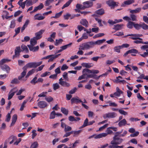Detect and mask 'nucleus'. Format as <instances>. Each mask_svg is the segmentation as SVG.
<instances>
[{"instance_id":"9b49d317","label":"nucleus","mask_w":148,"mask_h":148,"mask_svg":"<svg viewBox=\"0 0 148 148\" xmlns=\"http://www.w3.org/2000/svg\"><path fill=\"white\" fill-rule=\"evenodd\" d=\"M61 126L62 128H64V131L66 132L70 131L72 130V128L71 127L66 125L63 122L61 123Z\"/></svg>"},{"instance_id":"3c124183","label":"nucleus","mask_w":148,"mask_h":148,"mask_svg":"<svg viewBox=\"0 0 148 148\" xmlns=\"http://www.w3.org/2000/svg\"><path fill=\"white\" fill-rule=\"evenodd\" d=\"M95 19L99 24L100 26H103L102 23V21L101 19L95 17Z\"/></svg>"},{"instance_id":"2f4dec72","label":"nucleus","mask_w":148,"mask_h":148,"mask_svg":"<svg viewBox=\"0 0 148 148\" xmlns=\"http://www.w3.org/2000/svg\"><path fill=\"white\" fill-rule=\"evenodd\" d=\"M80 23L85 27H87L88 25V22L85 19H82L80 22Z\"/></svg>"},{"instance_id":"9d476101","label":"nucleus","mask_w":148,"mask_h":148,"mask_svg":"<svg viewBox=\"0 0 148 148\" xmlns=\"http://www.w3.org/2000/svg\"><path fill=\"white\" fill-rule=\"evenodd\" d=\"M45 30L41 29L39 32H36L35 34V37H34L36 40H38L41 38L42 37V34L45 32Z\"/></svg>"},{"instance_id":"864d4df0","label":"nucleus","mask_w":148,"mask_h":148,"mask_svg":"<svg viewBox=\"0 0 148 148\" xmlns=\"http://www.w3.org/2000/svg\"><path fill=\"white\" fill-rule=\"evenodd\" d=\"M54 1V0H47L45 2V5L46 6H48Z\"/></svg>"},{"instance_id":"79ce46f5","label":"nucleus","mask_w":148,"mask_h":148,"mask_svg":"<svg viewBox=\"0 0 148 148\" xmlns=\"http://www.w3.org/2000/svg\"><path fill=\"white\" fill-rule=\"evenodd\" d=\"M137 39L138 40H136L134 41V42L137 44L141 43L144 44V42H143V39L142 38H138Z\"/></svg>"},{"instance_id":"37998d69","label":"nucleus","mask_w":148,"mask_h":148,"mask_svg":"<svg viewBox=\"0 0 148 148\" xmlns=\"http://www.w3.org/2000/svg\"><path fill=\"white\" fill-rule=\"evenodd\" d=\"M141 27L144 30L148 29V25L144 23H141Z\"/></svg>"},{"instance_id":"c03bdc74","label":"nucleus","mask_w":148,"mask_h":148,"mask_svg":"<svg viewBox=\"0 0 148 148\" xmlns=\"http://www.w3.org/2000/svg\"><path fill=\"white\" fill-rule=\"evenodd\" d=\"M76 7L77 8L81 10H84L85 9L84 5H83L80 4H77L76 5Z\"/></svg>"},{"instance_id":"1a4fd4ad","label":"nucleus","mask_w":148,"mask_h":148,"mask_svg":"<svg viewBox=\"0 0 148 148\" xmlns=\"http://www.w3.org/2000/svg\"><path fill=\"white\" fill-rule=\"evenodd\" d=\"M116 114L114 112H109L105 114L103 117L105 118H113L116 116Z\"/></svg>"},{"instance_id":"338daca9","label":"nucleus","mask_w":148,"mask_h":148,"mask_svg":"<svg viewBox=\"0 0 148 148\" xmlns=\"http://www.w3.org/2000/svg\"><path fill=\"white\" fill-rule=\"evenodd\" d=\"M146 52H144L143 54H140V55L144 58L147 57L148 56V50H146Z\"/></svg>"},{"instance_id":"a18cd8bd","label":"nucleus","mask_w":148,"mask_h":148,"mask_svg":"<svg viewBox=\"0 0 148 148\" xmlns=\"http://www.w3.org/2000/svg\"><path fill=\"white\" fill-rule=\"evenodd\" d=\"M37 77H35L31 81L30 83L32 84L35 85L37 82Z\"/></svg>"},{"instance_id":"ddd939ff","label":"nucleus","mask_w":148,"mask_h":148,"mask_svg":"<svg viewBox=\"0 0 148 148\" xmlns=\"http://www.w3.org/2000/svg\"><path fill=\"white\" fill-rule=\"evenodd\" d=\"M38 106L40 108H43L47 107V104L46 102L41 101L38 103Z\"/></svg>"},{"instance_id":"5fc2aeb1","label":"nucleus","mask_w":148,"mask_h":148,"mask_svg":"<svg viewBox=\"0 0 148 148\" xmlns=\"http://www.w3.org/2000/svg\"><path fill=\"white\" fill-rule=\"evenodd\" d=\"M83 74L81 76H79L78 78V80H80L82 79H84L85 78V76L86 75H87V72H85V73H82Z\"/></svg>"},{"instance_id":"58836bf2","label":"nucleus","mask_w":148,"mask_h":148,"mask_svg":"<svg viewBox=\"0 0 148 148\" xmlns=\"http://www.w3.org/2000/svg\"><path fill=\"white\" fill-rule=\"evenodd\" d=\"M87 125H88V119L86 118L84 121L83 125L79 128H83Z\"/></svg>"},{"instance_id":"49530a36","label":"nucleus","mask_w":148,"mask_h":148,"mask_svg":"<svg viewBox=\"0 0 148 148\" xmlns=\"http://www.w3.org/2000/svg\"><path fill=\"white\" fill-rule=\"evenodd\" d=\"M134 27L136 29H139L141 27V23L140 24L134 23Z\"/></svg>"},{"instance_id":"5701e85b","label":"nucleus","mask_w":148,"mask_h":148,"mask_svg":"<svg viewBox=\"0 0 148 148\" xmlns=\"http://www.w3.org/2000/svg\"><path fill=\"white\" fill-rule=\"evenodd\" d=\"M81 65L83 67L88 68H89L93 66V64H92L87 63H82L81 64Z\"/></svg>"},{"instance_id":"f3484780","label":"nucleus","mask_w":148,"mask_h":148,"mask_svg":"<svg viewBox=\"0 0 148 148\" xmlns=\"http://www.w3.org/2000/svg\"><path fill=\"white\" fill-rule=\"evenodd\" d=\"M34 46L27 45L30 51L34 52L38 51L39 47L38 46L36 47H34Z\"/></svg>"},{"instance_id":"c9c22d12","label":"nucleus","mask_w":148,"mask_h":148,"mask_svg":"<svg viewBox=\"0 0 148 148\" xmlns=\"http://www.w3.org/2000/svg\"><path fill=\"white\" fill-rule=\"evenodd\" d=\"M56 113L54 110L53 111L50 113L49 116L50 119H54L55 118Z\"/></svg>"},{"instance_id":"a878e982","label":"nucleus","mask_w":148,"mask_h":148,"mask_svg":"<svg viewBox=\"0 0 148 148\" xmlns=\"http://www.w3.org/2000/svg\"><path fill=\"white\" fill-rule=\"evenodd\" d=\"M23 69L24 70L21 73V75L18 77V78L19 80H21V79L25 75L27 72V69L25 68L23 69Z\"/></svg>"},{"instance_id":"473e14b6","label":"nucleus","mask_w":148,"mask_h":148,"mask_svg":"<svg viewBox=\"0 0 148 148\" xmlns=\"http://www.w3.org/2000/svg\"><path fill=\"white\" fill-rule=\"evenodd\" d=\"M134 23L131 21H129L127 25V28L129 29H132L134 26Z\"/></svg>"},{"instance_id":"f257e3e1","label":"nucleus","mask_w":148,"mask_h":148,"mask_svg":"<svg viewBox=\"0 0 148 148\" xmlns=\"http://www.w3.org/2000/svg\"><path fill=\"white\" fill-rule=\"evenodd\" d=\"M42 61L38 62H32L28 63L23 67V69L25 68L26 69L29 68H36L42 64Z\"/></svg>"},{"instance_id":"f03ea898","label":"nucleus","mask_w":148,"mask_h":148,"mask_svg":"<svg viewBox=\"0 0 148 148\" xmlns=\"http://www.w3.org/2000/svg\"><path fill=\"white\" fill-rule=\"evenodd\" d=\"M79 47L80 49L84 50L89 49L93 47L91 42L82 43Z\"/></svg>"},{"instance_id":"bb28decb","label":"nucleus","mask_w":148,"mask_h":148,"mask_svg":"<svg viewBox=\"0 0 148 148\" xmlns=\"http://www.w3.org/2000/svg\"><path fill=\"white\" fill-rule=\"evenodd\" d=\"M124 26V25L123 24L120 25L117 24L114 25V29L116 30H118L121 29Z\"/></svg>"},{"instance_id":"7c9ffc66","label":"nucleus","mask_w":148,"mask_h":148,"mask_svg":"<svg viewBox=\"0 0 148 148\" xmlns=\"http://www.w3.org/2000/svg\"><path fill=\"white\" fill-rule=\"evenodd\" d=\"M37 40L34 37L31 38L30 40V45H29L32 46L35 45L37 43Z\"/></svg>"},{"instance_id":"4468645a","label":"nucleus","mask_w":148,"mask_h":148,"mask_svg":"<svg viewBox=\"0 0 148 148\" xmlns=\"http://www.w3.org/2000/svg\"><path fill=\"white\" fill-rule=\"evenodd\" d=\"M106 41L105 39L102 40H98L95 42L91 41V44L93 47L95 45H100L103 43L104 41Z\"/></svg>"},{"instance_id":"052dcab7","label":"nucleus","mask_w":148,"mask_h":148,"mask_svg":"<svg viewBox=\"0 0 148 148\" xmlns=\"http://www.w3.org/2000/svg\"><path fill=\"white\" fill-rule=\"evenodd\" d=\"M62 11H61L58 13H57L56 14L55 16H54L51 17V18H57L59 17L62 14Z\"/></svg>"},{"instance_id":"0e129e2a","label":"nucleus","mask_w":148,"mask_h":148,"mask_svg":"<svg viewBox=\"0 0 148 148\" xmlns=\"http://www.w3.org/2000/svg\"><path fill=\"white\" fill-rule=\"evenodd\" d=\"M45 99L48 102H50L53 100V98L50 96L46 97Z\"/></svg>"},{"instance_id":"f8f14e48","label":"nucleus","mask_w":148,"mask_h":148,"mask_svg":"<svg viewBox=\"0 0 148 148\" xmlns=\"http://www.w3.org/2000/svg\"><path fill=\"white\" fill-rule=\"evenodd\" d=\"M14 51L15 54L13 56V58H14L16 57H18L19 56L20 53L21 51V50L20 47H17L15 49Z\"/></svg>"},{"instance_id":"c85d7f7f","label":"nucleus","mask_w":148,"mask_h":148,"mask_svg":"<svg viewBox=\"0 0 148 148\" xmlns=\"http://www.w3.org/2000/svg\"><path fill=\"white\" fill-rule=\"evenodd\" d=\"M126 123L127 122L126 120L125 119H123L119 122L118 125L119 127H121L125 125Z\"/></svg>"},{"instance_id":"dca6fc26","label":"nucleus","mask_w":148,"mask_h":148,"mask_svg":"<svg viewBox=\"0 0 148 148\" xmlns=\"http://www.w3.org/2000/svg\"><path fill=\"white\" fill-rule=\"evenodd\" d=\"M134 0H127L124 1L121 4V6L125 7L127 5H130L134 3Z\"/></svg>"},{"instance_id":"bf43d9fd","label":"nucleus","mask_w":148,"mask_h":148,"mask_svg":"<svg viewBox=\"0 0 148 148\" xmlns=\"http://www.w3.org/2000/svg\"><path fill=\"white\" fill-rule=\"evenodd\" d=\"M50 74V73L49 72L47 71L40 75L41 77H44Z\"/></svg>"},{"instance_id":"39448f33","label":"nucleus","mask_w":148,"mask_h":148,"mask_svg":"<svg viewBox=\"0 0 148 148\" xmlns=\"http://www.w3.org/2000/svg\"><path fill=\"white\" fill-rule=\"evenodd\" d=\"M128 36H132L130 37V38L133 40H136L138 38H139L140 37L143 36V35L139 34H131L126 35L124 36L125 37H126Z\"/></svg>"},{"instance_id":"c756f323","label":"nucleus","mask_w":148,"mask_h":148,"mask_svg":"<svg viewBox=\"0 0 148 148\" xmlns=\"http://www.w3.org/2000/svg\"><path fill=\"white\" fill-rule=\"evenodd\" d=\"M141 8H137L135 10H131L130 11V13H138L141 10Z\"/></svg>"},{"instance_id":"20e7f679","label":"nucleus","mask_w":148,"mask_h":148,"mask_svg":"<svg viewBox=\"0 0 148 148\" xmlns=\"http://www.w3.org/2000/svg\"><path fill=\"white\" fill-rule=\"evenodd\" d=\"M106 133H103L98 134L97 136L98 138H102L107 136L108 134H110L112 133V131L111 130L110 128L109 127L106 130Z\"/></svg>"},{"instance_id":"6ab92c4d","label":"nucleus","mask_w":148,"mask_h":148,"mask_svg":"<svg viewBox=\"0 0 148 148\" xmlns=\"http://www.w3.org/2000/svg\"><path fill=\"white\" fill-rule=\"evenodd\" d=\"M0 67L2 70L6 71L7 73H9L10 72V69L8 65H5Z\"/></svg>"},{"instance_id":"de8ad7c7","label":"nucleus","mask_w":148,"mask_h":148,"mask_svg":"<svg viewBox=\"0 0 148 148\" xmlns=\"http://www.w3.org/2000/svg\"><path fill=\"white\" fill-rule=\"evenodd\" d=\"M61 111L63 114L66 115H67L68 114V110L64 108H61Z\"/></svg>"},{"instance_id":"09e8293b","label":"nucleus","mask_w":148,"mask_h":148,"mask_svg":"<svg viewBox=\"0 0 148 148\" xmlns=\"http://www.w3.org/2000/svg\"><path fill=\"white\" fill-rule=\"evenodd\" d=\"M15 25L16 23L15 20H12L11 22L10 27L11 28H13L15 27Z\"/></svg>"},{"instance_id":"a19ab883","label":"nucleus","mask_w":148,"mask_h":148,"mask_svg":"<svg viewBox=\"0 0 148 148\" xmlns=\"http://www.w3.org/2000/svg\"><path fill=\"white\" fill-rule=\"evenodd\" d=\"M122 77L120 76H119L117 77L116 79L113 80L114 82H116V83H119L121 82V81L122 80Z\"/></svg>"},{"instance_id":"6e6d98bb","label":"nucleus","mask_w":148,"mask_h":148,"mask_svg":"<svg viewBox=\"0 0 148 148\" xmlns=\"http://www.w3.org/2000/svg\"><path fill=\"white\" fill-rule=\"evenodd\" d=\"M25 90V89L24 88H21L17 92L16 94L17 95H21L22 93Z\"/></svg>"},{"instance_id":"2eb2a0df","label":"nucleus","mask_w":148,"mask_h":148,"mask_svg":"<svg viewBox=\"0 0 148 148\" xmlns=\"http://www.w3.org/2000/svg\"><path fill=\"white\" fill-rule=\"evenodd\" d=\"M45 17L42 16L40 14H37L34 16V20H41L44 19Z\"/></svg>"},{"instance_id":"e2e57ef3","label":"nucleus","mask_w":148,"mask_h":148,"mask_svg":"<svg viewBox=\"0 0 148 148\" xmlns=\"http://www.w3.org/2000/svg\"><path fill=\"white\" fill-rule=\"evenodd\" d=\"M10 114L11 113H9L6 115V118L5 120L6 121L9 122L10 121L11 118Z\"/></svg>"},{"instance_id":"8fccbe9b","label":"nucleus","mask_w":148,"mask_h":148,"mask_svg":"<svg viewBox=\"0 0 148 148\" xmlns=\"http://www.w3.org/2000/svg\"><path fill=\"white\" fill-rule=\"evenodd\" d=\"M131 20H132L133 21H137L136 16L133 14H131L130 15Z\"/></svg>"},{"instance_id":"a211bd4d","label":"nucleus","mask_w":148,"mask_h":148,"mask_svg":"<svg viewBox=\"0 0 148 148\" xmlns=\"http://www.w3.org/2000/svg\"><path fill=\"white\" fill-rule=\"evenodd\" d=\"M83 4L85 8L91 7L93 5V2L90 1L85 2L83 3Z\"/></svg>"},{"instance_id":"aec40b11","label":"nucleus","mask_w":148,"mask_h":148,"mask_svg":"<svg viewBox=\"0 0 148 148\" xmlns=\"http://www.w3.org/2000/svg\"><path fill=\"white\" fill-rule=\"evenodd\" d=\"M44 7V5H43L42 3H40V5L38 6L35 7L34 10L31 12V13L34 12H36L38 10H40L41 9H42Z\"/></svg>"},{"instance_id":"0eeeda50","label":"nucleus","mask_w":148,"mask_h":148,"mask_svg":"<svg viewBox=\"0 0 148 148\" xmlns=\"http://www.w3.org/2000/svg\"><path fill=\"white\" fill-rule=\"evenodd\" d=\"M106 3L111 8H112L117 6L118 4V3L112 0H108L106 1Z\"/></svg>"},{"instance_id":"cd10ccee","label":"nucleus","mask_w":148,"mask_h":148,"mask_svg":"<svg viewBox=\"0 0 148 148\" xmlns=\"http://www.w3.org/2000/svg\"><path fill=\"white\" fill-rule=\"evenodd\" d=\"M28 99H27L24 100L23 101L20 109V111H22L23 110L24 108L25 107V105L26 103H27V102L28 101Z\"/></svg>"},{"instance_id":"4c0bfd02","label":"nucleus","mask_w":148,"mask_h":148,"mask_svg":"<svg viewBox=\"0 0 148 148\" xmlns=\"http://www.w3.org/2000/svg\"><path fill=\"white\" fill-rule=\"evenodd\" d=\"M72 44V43H70L68 44L61 47L60 48V49H62V50L63 51L66 49L67 48L70 47Z\"/></svg>"},{"instance_id":"393cba45","label":"nucleus","mask_w":148,"mask_h":148,"mask_svg":"<svg viewBox=\"0 0 148 148\" xmlns=\"http://www.w3.org/2000/svg\"><path fill=\"white\" fill-rule=\"evenodd\" d=\"M95 13L98 16H101L105 12L103 9H101L96 11Z\"/></svg>"},{"instance_id":"e433bc0d","label":"nucleus","mask_w":148,"mask_h":148,"mask_svg":"<svg viewBox=\"0 0 148 148\" xmlns=\"http://www.w3.org/2000/svg\"><path fill=\"white\" fill-rule=\"evenodd\" d=\"M73 0H69L65 4H64L62 8V9H63L65 8L68 7L72 2Z\"/></svg>"},{"instance_id":"680f3d73","label":"nucleus","mask_w":148,"mask_h":148,"mask_svg":"<svg viewBox=\"0 0 148 148\" xmlns=\"http://www.w3.org/2000/svg\"><path fill=\"white\" fill-rule=\"evenodd\" d=\"M118 111L119 113L121 114H123L124 115H127V113L123 110L121 109H119Z\"/></svg>"},{"instance_id":"7ed1b4c3","label":"nucleus","mask_w":148,"mask_h":148,"mask_svg":"<svg viewBox=\"0 0 148 148\" xmlns=\"http://www.w3.org/2000/svg\"><path fill=\"white\" fill-rule=\"evenodd\" d=\"M123 141V140L116 136L114 137L113 140L111 141L110 144L112 145L120 144Z\"/></svg>"},{"instance_id":"69168bd1","label":"nucleus","mask_w":148,"mask_h":148,"mask_svg":"<svg viewBox=\"0 0 148 148\" xmlns=\"http://www.w3.org/2000/svg\"><path fill=\"white\" fill-rule=\"evenodd\" d=\"M6 74H1L0 75V79L3 80L5 79L8 76Z\"/></svg>"},{"instance_id":"412c9836","label":"nucleus","mask_w":148,"mask_h":148,"mask_svg":"<svg viewBox=\"0 0 148 148\" xmlns=\"http://www.w3.org/2000/svg\"><path fill=\"white\" fill-rule=\"evenodd\" d=\"M17 119V116L16 114H14L12 118V121L10 126H12L14 125Z\"/></svg>"},{"instance_id":"13d9d810","label":"nucleus","mask_w":148,"mask_h":148,"mask_svg":"<svg viewBox=\"0 0 148 148\" xmlns=\"http://www.w3.org/2000/svg\"><path fill=\"white\" fill-rule=\"evenodd\" d=\"M35 71V70L34 69H32L31 70H30L27 73L26 77H28L29 75L32 74L34 73Z\"/></svg>"},{"instance_id":"72a5a7b5","label":"nucleus","mask_w":148,"mask_h":148,"mask_svg":"<svg viewBox=\"0 0 148 148\" xmlns=\"http://www.w3.org/2000/svg\"><path fill=\"white\" fill-rule=\"evenodd\" d=\"M121 49V45H119L115 47L114 48V51L118 53H120V49Z\"/></svg>"},{"instance_id":"774afa93","label":"nucleus","mask_w":148,"mask_h":148,"mask_svg":"<svg viewBox=\"0 0 148 148\" xmlns=\"http://www.w3.org/2000/svg\"><path fill=\"white\" fill-rule=\"evenodd\" d=\"M77 90V89L76 88H74L69 92V93L70 94H72L75 93L76 92Z\"/></svg>"},{"instance_id":"ea45409f","label":"nucleus","mask_w":148,"mask_h":148,"mask_svg":"<svg viewBox=\"0 0 148 148\" xmlns=\"http://www.w3.org/2000/svg\"><path fill=\"white\" fill-rule=\"evenodd\" d=\"M38 144L37 142H34L31 145L30 148H36L38 147Z\"/></svg>"},{"instance_id":"603ef678","label":"nucleus","mask_w":148,"mask_h":148,"mask_svg":"<svg viewBox=\"0 0 148 148\" xmlns=\"http://www.w3.org/2000/svg\"><path fill=\"white\" fill-rule=\"evenodd\" d=\"M63 41V40L61 39H60L59 40H56V42L55 43V45L56 46H57L59 44H61Z\"/></svg>"},{"instance_id":"4d7b16f0","label":"nucleus","mask_w":148,"mask_h":148,"mask_svg":"<svg viewBox=\"0 0 148 148\" xmlns=\"http://www.w3.org/2000/svg\"><path fill=\"white\" fill-rule=\"evenodd\" d=\"M60 86L57 83H56L53 84V89L56 90L59 88Z\"/></svg>"},{"instance_id":"6e6552de","label":"nucleus","mask_w":148,"mask_h":148,"mask_svg":"<svg viewBox=\"0 0 148 148\" xmlns=\"http://www.w3.org/2000/svg\"><path fill=\"white\" fill-rule=\"evenodd\" d=\"M17 90L16 88H14L11 89L8 94V99H11L14 95L15 93L17 91Z\"/></svg>"},{"instance_id":"f704fd0d","label":"nucleus","mask_w":148,"mask_h":148,"mask_svg":"<svg viewBox=\"0 0 148 148\" xmlns=\"http://www.w3.org/2000/svg\"><path fill=\"white\" fill-rule=\"evenodd\" d=\"M21 48L23 51H24L26 53L29 52V51L27 47L25 45H23L21 46Z\"/></svg>"},{"instance_id":"b1692460","label":"nucleus","mask_w":148,"mask_h":148,"mask_svg":"<svg viewBox=\"0 0 148 148\" xmlns=\"http://www.w3.org/2000/svg\"><path fill=\"white\" fill-rule=\"evenodd\" d=\"M71 101L72 103H78L79 102H82V101L78 97L77 98H73L71 100Z\"/></svg>"},{"instance_id":"423d86ee","label":"nucleus","mask_w":148,"mask_h":148,"mask_svg":"<svg viewBox=\"0 0 148 148\" xmlns=\"http://www.w3.org/2000/svg\"><path fill=\"white\" fill-rule=\"evenodd\" d=\"M83 73L87 72L88 74L92 73L94 74H97L99 72V70H97L92 69L90 70L87 69H85L83 70Z\"/></svg>"},{"instance_id":"4be33fe9","label":"nucleus","mask_w":148,"mask_h":148,"mask_svg":"<svg viewBox=\"0 0 148 148\" xmlns=\"http://www.w3.org/2000/svg\"><path fill=\"white\" fill-rule=\"evenodd\" d=\"M10 61V60L7 58H3L0 61V67L3 66V64L5 63L8 62Z\"/></svg>"}]
</instances>
